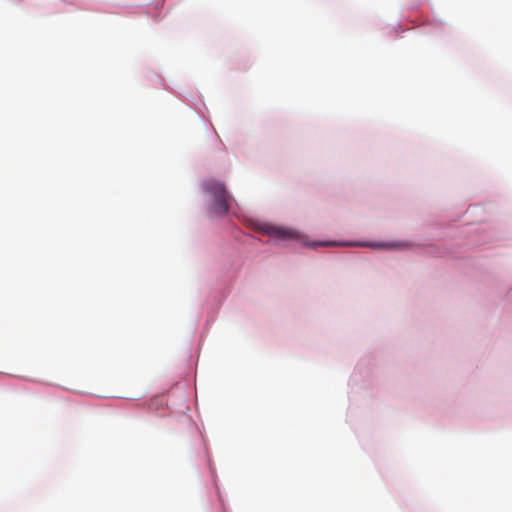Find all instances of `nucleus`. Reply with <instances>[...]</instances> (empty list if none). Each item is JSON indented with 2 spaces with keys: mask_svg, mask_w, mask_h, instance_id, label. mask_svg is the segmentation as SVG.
<instances>
[{
  "mask_svg": "<svg viewBox=\"0 0 512 512\" xmlns=\"http://www.w3.org/2000/svg\"><path fill=\"white\" fill-rule=\"evenodd\" d=\"M203 189L213 198V209L215 212L224 215L229 211V201L231 199L225 185L215 179H209L203 182Z\"/></svg>",
  "mask_w": 512,
  "mask_h": 512,
  "instance_id": "1",
  "label": "nucleus"
},
{
  "mask_svg": "<svg viewBox=\"0 0 512 512\" xmlns=\"http://www.w3.org/2000/svg\"><path fill=\"white\" fill-rule=\"evenodd\" d=\"M272 235H275L281 239L294 238L296 233L292 230L283 229L279 227H273L269 231Z\"/></svg>",
  "mask_w": 512,
  "mask_h": 512,
  "instance_id": "2",
  "label": "nucleus"
},
{
  "mask_svg": "<svg viewBox=\"0 0 512 512\" xmlns=\"http://www.w3.org/2000/svg\"><path fill=\"white\" fill-rule=\"evenodd\" d=\"M322 246H330V245H339L337 242H322L319 243ZM340 245H359V246H372V247H380L379 244H366V243H340Z\"/></svg>",
  "mask_w": 512,
  "mask_h": 512,
  "instance_id": "3",
  "label": "nucleus"
}]
</instances>
